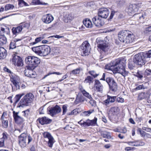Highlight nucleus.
<instances>
[{
    "mask_svg": "<svg viewBox=\"0 0 151 151\" xmlns=\"http://www.w3.org/2000/svg\"><path fill=\"white\" fill-rule=\"evenodd\" d=\"M34 97L32 93H29L24 96L19 104V107H23L30 105L34 100Z\"/></svg>",
    "mask_w": 151,
    "mask_h": 151,
    "instance_id": "39448f33",
    "label": "nucleus"
},
{
    "mask_svg": "<svg viewBox=\"0 0 151 151\" xmlns=\"http://www.w3.org/2000/svg\"><path fill=\"white\" fill-rule=\"evenodd\" d=\"M97 119L94 117L93 120H90L87 119L86 121L82 122V120H81L78 122V124H80L82 127L86 128L88 127L95 126L96 123Z\"/></svg>",
    "mask_w": 151,
    "mask_h": 151,
    "instance_id": "0eeeda50",
    "label": "nucleus"
},
{
    "mask_svg": "<svg viewBox=\"0 0 151 151\" xmlns=\"http://www.w3.org/2000/svg\"><path fill=\"white\" fill-rule=\"evenodd\" d=\"M73 19V17L72 14L65 12L63 13V19L65 23L70 22Z\"/></svg>",
    "mask_w": 151,
    "mask_h": 151,
    "instance_id": "5701e85b",
    "label": "nucleus"
},
{
    "mask_svg": "<svg viewBox=\"0 0 151 151\" xmlns=\"http://www.w3.org/2000/svg\"><path fill=\"white\" fill-rule=\"evenodd\" d=\"M37 121H39V123L42 125L48 124L52 122L51 119L45 116L39 118L37 119Z\"/></svg>",
    "mask_w": 151,
    "mask_h": 151,
    "instance_id": "393cba45",
    "label": "nucleus"
},
{
    "mask_svg": "<svg viewBox=\"0 0 151 151\" xmlns=\"http://www.w3.org/2000/svg\"><path fill=\"white\" fill-rule=\"evenodd\" d=\"M3 137L0 139L2 140H3L5 142V141L7 139V137L6 134L5 133H3Z\"/></svg>",
    "mask_w": 151,
    "mask_h": 151,
    "instance_id": "680f3d73",
    "label": "nucleus"
},
{
    "mask_svg": "<svg viewBox=\"0 0 151 151\" xmlns=\"http://www.w3.org/2000/svg\"><path fill=\"white\" fill-rule=\"evenodd\" d=\"M29 26V25L28 23H23L21 24L17 27H13L12 29V32L13 35H17L21 32L24 28L28 27Z\"/></svg>",
    "mask_w": 151,
    "mask_h": 151,
    "instance_id": "1a4fd4ad",
    "label": "nucleus"
},
{
    "mask_svg": "<svg viewBox=\"0 0 151 151\" xmlns=\"http://www.w3.org/2000/svg\"><path fill=\"white\" fill-rule=\"evenodd\" d=\"M128 35H127L124 43H132L134 40V35L130 31V33L128 32Z\"/></svg>",
    "mask_w": 151,
    "mask_h": 151,
    "instance_id": "b1692460",
    "label": "nucleus"
},
{
    "mask_svg": "<svg viewBox=\"0 0 151 151\" xmlns=\"http://www.w3.org/2000/svg\"><path fill=\"white\" fill-rule=\"evenodd\" d=\"M27 136L26 133H22L19 137V144L21 147H24L26 146V140Z\"/></svg>",
    "mask_w": 151,
    "mask_h": 151,
    "instance_id": "2eb2a0df",
    "label": "nucleus"
},
{
    "mask_svg": "<svg viewBox=\"0 0 151 151\" xmlns=\"http://www.w3.org/2000/svg\"><path fill=\"white\" fill-rule=\"evenodd\" d=\"M30 109H28L22 112V115L25 117H27L30 114Z\"/></svg>",
    "mask_w": 151,
    "mask_h": 151,
    "instance_id": "8fccbe9b",
    "label": "nucleus"
},
{
    "mask_svg": "<svg viewBox=\"0 0 151 151\" xmlns=\"http://www.w3.org/2000/svg\"><path fill=\"white\" fill-rule=\"evenodd\" d=\"M82 56H86L89 55L90 52V44L88 41H85L81 46Z\"/></svg>",
    "mask_w": 151,
    "mask_h": 151,
    "instance_id": "6e6552de",
    "label": "nucleus"
},
{
    "mask_svg": "<svg viewBox=\"0 0 151 151\" xmlns=\"http://www.w3.org/2000/svg\"><path fill=\"white\" fill-rule=\"evenodd\" d=\"M53 17L50 14H47L44 15L42 17V21L46 24L50 23L53 20Z\"/></svg>",
    "mask_w": 151,
    "mask_h": 151,
    "instance_id": "412c9836",
    "label": "nucleus"
},
{
    "mask_svg": "<svg viewBox=\"0 0 151 151\" xmlns=\"http://www.w3.org/2000/svg\"><path fill=\"white\" fill-rule=\"evenodd\" d=\"M7 42L6 38L5 36L4 35H0V45H3L5 44Z\"/></svg>",
    "mask_w": 151,
    "mask_h": 151,
    "instance_id": "f704fd0d",
    "label": "nucleus"
},
{
    "mask_svg": "<svg viewBox=\"0 0 151 151\" xmlns=\"http://www.w3.org/2000/svg\"><path fill=\"white\" fill-rule=\"evenodd\" d=\"M81 97L80 96H77L76 97V100L75 101V103L77 104H78L79 103L81 102Z\"/></svg>",
    "mask_w": 151,
    "mask_h": 151,
    "instance_id": "052dcab7",
    "label": "nucleus"
},
{
    "mask_svg": "<svg viewBox=\"0 0 151 151\" xmlns=\"http://www.w3.org/2000/svg\"><path fill=\"white\" fill-rule=\"evenodd\" d=\"M93 110L85 111L81 113V115L83 116H88L93 112Z\"/></svg>",
    "mask_w": 151,
    "mask_h": 151,
    "instance_id": "c03bdc74",
    "label": "nucleus"
},
{
    "mask_svg": "<svg viewBox=\"0 0 151 151\" xmlns=\"http://www.w3.org/2000/svg\"><path fill=\"white\" fill-rule=\"evenodd\" d=\"M109 87L110 90L113 91L115 92L117 89V85L115 81L110 85Z\"/></svg>",
    "mask_w": 151,
    "mask_h": 151,
    "instance_id": "473e14b6",
    "label": "nucleus"
},
{
    "mask_svg": "<svg viewBox=\"0 0 151 151\" xmlns=\"http://www.w3.org/2000/svg\"><path fill=\"white\" fill-rule=\"evenodd\" d=\"M84 25L87 28H91L92 27V24L89 19H86L83 21Z\"/></svg>",
    "mask_w": 151,
    "mask_h": 151,
    "instance_id": "72a5a7b5",
    "label": "nucleus"
},
{
    "mask_svg": "<svg viewBox=\"0 0 151 151\" xmlns=\"http://www.w3.org/2000/svg\"><path fill=\"white\" fill-rule=\"evenodd\" d=\"M144 53L146 59L148 58H151V50Z\"/></svg>",
    "mask_w": 151,
    "mask_h": 151,
    "instance_id": "4d7b16f0",
    "label": "nucleus"
},
{
    "mask_svg": "<svg viewBox=\"0 0 151 151\" xmlns=\"http://www.w3.org/2000/svg\"><path fill=\"white\" fill-rule=\"evenodd\" d=\"M107 99L104 101L102 103L103 105L106 106H109L110 103L114 102L116 99V96H111L109 95H107Z\"/></svg>",
    "mask_w": 151,
    "mask_h": 151,
    "instance_id": "a211bd4d",
    "label": "nucleus"
},
{
    "mask_svg": "<svg viewBox=\"0 0 151 151\" xmlns=\"http://www.w3.org/2000/svg\"><path fill=\"white\" fill-rule=\"evenodd\" d=\"M79 109H76L73 110L71 112H68L67 114L68 116L71 115H76L78 114Z\"/></svg>",
    "mask_w": 151,
    "mask_h": 151,
    "instance_id": "4c0bfd02",
    "label": "nucleus"
},
{
    "mask_svg": "<svg viewBox=\"0 0 151 151\" xmlns=\"http://www.w3.org/2000/svg\"><path fill=\"white\" fill-rule=\"evenodd\" d=\"M43 135L45 138L48 139V141L47 142V145L50 148L52 147L54 143L55 142V141L50 133L48 132H44Z\"/></svg>",
    "mask_w": 151,
    "mask_h": 151,
    "instance_id": "9d476101",
    "label": "nucleus"
},
{
    "mask_svg": "<svg viewBox=\"0 0 151 151\" xmlns=\"http://www.w3.org/2000/svg\"><path fill=\"white\" fill-rule=\"evenodd\" d=\"M42 38L41 37H39L36 38L35 40V41L30 43V44L31 45H34L40 42L42 40Z\"/></svg>",
    "mask_w": 151,
    "mask_h": 151,
    "instance_id": "09e8293b",
    "label": "nucleus"
},
{
    "mask_svg": "<svg viewBox=\"0 0 151 151\" xmlns=\"http://www.w3.org/2000/svg\"><path fill=\"white\" fill-rule=\"evenodd\" d=\"M128 144L130 145L133 146L138 147L143 146L145 145L144 142L140 140H134L133 141L129 142Z\"/></svg>",
    "mask_w": 151,
    "mask_h": 151,
    "instance_id": "a878e982",
    "label": "nucleus"
},
{
    "mask_svg": "<svg viewBox=\"0 0 151 151\" xmlns=\"http://www.w3.org/2000/svg\"><path fill=\"white\" fill-rule=\"evenodd\" d=\"M128 32L130 33V31L127 30H123L120 32L118 35V37L119 40L121 42L124 43L125 38L127 35H128Z\"/></svg>",
    "mask_w": 151,
    "mask_h": 151,
    "instance_id": "dca6fc26",
    "label": "nucleus"
},
{
    "mask_svg": "<svg viewBox=\"0 0 151 151\" xmlns=\"http://www.w3.org/2000/svg\"><path fill=\"white\" fill-rule=\"evenodd\" d=\"M67 104H65L63 106V114L62 115H64L67 111Z\"/></svg>",
    "mask_w": 151,
    "mask_h": 151,
    "instance_id": "603ef678",
    "label": "nucleus"
},
{
    "mask_svg": "<svg viewBox=\"0 0 151 151\" xmlns=\"http://www.w3.org/2000/svg\"><path fill=\"white\" fill-rule=\"evenodd\" d=\"M95 87L96 90L98 92H102L103 90V86L98 80H96L95 81Z\"/></svg>",
    "mask_w": 151,
    "mask_h": 151,
    "instance_id": "c85d7f7f",
    "label": "nucleus"
},
{
    "mask_svg": "<svg viewBox=\"0 0 151 151\" xmlns=\"http://www.w3.org/2000/svg\"><path fill=\"white\" fill-rule=\"evenodd\" d=\"M16 47V43L14 41L11 42L9 45V49H13Z\"/></svg>",
    "mask_w": 151,
    "mask_h": 151,
    "instance_id": "5fc2aeb1",
    "label": "nucleus"
},
{
    "mask_svg": "<svg viewBox=\"0 0 151 151\" xmlns=\"http://www.w3.org/2000/svg\"><path fill=\"white\" fill-rule=\"evenodd\" d=\"M101 135L104 138H107L108 139H110L111 137L109 133L106 132H101Z\"/></svg>",
    "mask_w": 151,
    "mask_h": 151,
    "instance_id": "c9c22d12",
    "label": "nucleus"
},
{
    "mask_svg": "<svg viewBox=\"0 0 151 151\" xmlns=\"http://www.w3.org/2000/svg\"><path fill=\"white\" fill-rule=\"evenodd\" d=\"M145 83H144L142 85L138 86L135 88V90H137L146 89L147 87L145 86Z\"/></svg>",
    "mask_w": 151,
    "mask_h": 151,
    "instance_id": "49530a36",
    "label": "nucleus"
},
{
    "mask_svg": "<svg viewBox=\"0 0 151 151\" xmlns=\"http://www.w3.org/2000/svg\"><path fill=\"white\" fill-rule=\"evenodd\" d=\"M136 64L134 59L133 61H129L128 63V68L130 70L133 69L135 68Z\"/></svg>",
    "mask_w": 151,
    "mask_h": 151,
    "instance_id": "e433bc0d",
    "label": "nucleus"
},
{
    "mask_svg": "<svg viewBox=\"0 0 151 151\" xmlns=\"http://www.w3.org/2000/svg\"><path fill=\"white\" fill-rule=\"evenodd\" d=\"M136 120L138 122H141L142 120V117H137Z\"/></svg>",
    "mask_w": 151,
    "mask_h": 151,
    "instance_id": "774afa93",
    "label": "nucleus"
},
{
    "mask_svg": "<svg viewBox=\"0 0 151 151\" xmlns=\"http://www.w3.org/2000/svg\"><path fill=\"white\" fill-rule=\"evenodd\" d=\"M98 17L96 16L94 17L92 19V20L93 24L96 27H100L102 26L104 24V22L101 21V19Z\"/></svg>",
    "mask_w": 151,
    "mask_h": 151,
    "instance_id": "aec40b11",
    "label": "nucleus"
},
{
    "mask_svg": "<svg viewBox=\"0 0 151 151\" xmlns=\"http://www.w3.org/2000/svg\"><path fill=\"white\" fill-rule=\"evenodd\" d=\"M18 4L20 6H28V4L23 0H18Z\"/></svg>",
    "mask_w": 151,
    "mask_h": 151,
    "instance_id": "de8ad7c7",
    "label": "nucleus"
},
{
    "mask_svg": "<svg viewBox=\"0 0 151 151\" xmlns=\"http://www.w3.org/2000/svg\"><path fill=\"white\" fill-rule=\"evenodd\" d=\"M90 100L89 103L92 106H95L96 105V101L90 99Z\"/></svg>",
    "mask_w": 151,
    "mask_h": 151,
    "instance_id": "69168bd1",
    "label": "nucleus"
},
{
    "mask_svg": "<svg viewBox=\"0 0 151 151\" xmlns=\"http://www.w3.org/2000/svg\"><path fill=\"white\" fill-rule=\"evenodd\" d=\"M34 69H31L28 67H26V68L24 71L25 76L32 78H35L36 76V73L33 71Z\"/></svg>",
    "mask_w": 151,
    "mask_h": 151,
    "instance_id": "f3484780",
    "label": "nucleus"
},
{
    "mask_svg": "<svg viewBox=\"0 0 151 151\" xmlns=\"http://www.w3.org/2000/svg\"><path fill=\"white\" fill-rule=\"evenodd\" d=\"M133 59L136 65L142 66L145 64L147 60L144 52H140L135 55Z\"/></svg>",
    "mask_w": 151,
    "mask_h": 151,
    "instance_id": "423d86ee",
    "label": "nucleus"
},
{
    "mask_svg": "<svg viewBox=\"0 0 151 151\" xmlns=\"http://www.w3.org/2000/svg\"><path fill=\"white\" fill-rule=\"evenodd\" d=\"M2 125L4 128H7L8 126V122L6 119L1 121Z\"/></svg>",
    "mask_w": 151,
    "mask_h": 151,
    "instance_id": "864d4df0",
    "label": "nucleus"
},
{
    "mask_svg": "<svg viewBox=\"0 0 151 151\" xmlns=\"http://www.w3.org/2000/svg\"><path fill=\"white\" fill-rule=\"evenodd\" d=\"M32 50L37 55L42 56L48 55L50 52V48L46 45H42L32 47Z\"/></svg>",
    "mask_w": 151,
    "mask_h": 151,
    "instance_id": "f03ea898",
    "label": "nucleus"
},
{
    "mask_svg": "<svg viewBox=\"0 0 151 151\" xmlns=\"http://www.w3.org/2000/svg\"><path fill=\"white\" fill-rule=\"evenodd\" d=\"M89 73L92 75L94 78L96 77L99 75V74L96 73V72L93 70L89 71Z\"/></svg>",
    "mask_w": 151,
    "mask_h": 151,
    "instance_id": "13d9d810",
    "label": "nucleus"
},
{
    "mask_svg": "<svg viewBox=\"0 0 151 151\" xmlns=\"http://www.w3.org/2000/svg\"><path fill=\"white\" fill-rule=\"evenodd\" d=\"M22 58L18 55H14L13 56L12 62L15 65L18 66H22Z\"/></svg>",
    "mask_w": 151,
    "mask_h": 151,
    "instance_id": "4be33fe9",
    "label": "nucleus"
},
{
    "mask_svg": "<svg viewBox=\"0 0 151 151\" xmlns=\"http://www.w3.org/2000/svg\"><path fill=\"white\" fill-rule=\"evenodd\" d=\"M147 93L145 92L140 93L138 95V99L139 100H142L145 98L147 96Z\"/></svg>",
    "mask_w": 151,
    "mask_h": 151,
    "instance_id": "a19ab883",
    "label": "nucleus"
},
{
    "mask_svg": "<svg viewBox=\"0 0 151 151\" xmlns=\"http://www.w3.org/2000/svg\"><path fill=\"white\" fill-rule=\"evenodd\" d=\"M125 60L123 58H119L111 61L105 66V68L112 70L114 73H119L125 77L128 74L125 70Z\"/></svg>",
    "mask_w": 151,
    "mask_h": 151,
    "instance_id": "f257e3e1",
    "label": "nucleus"
},
{
    "mask_svg": "<svg viewBox=\"0 0 151 151\" xmlns=\"http://www.w3.org/2000/svg\"><path fill=\"white\" fill-rule=\"evenodd\" d=\"M39 111L40 114H44V109L43 107L40 108L39 109Z\"/></svg>",
    "mask_w": 151,
    "mask_h": 151,
    "instance_id": "338daca9",
    "label": "nucleus"
},
{
    "mask_svg": "<svg viewBox=\"0 0 151 151\" xmlns=\"http://www.w3.org/2000/svg\"><path fill=\"white\" fill-rule=\"evenodd\" d=\"M96 41L97 43V47L102 52H104L106 54L110 53L112 51V47L106 43L104 40L97 39Z\"/></svg>",
    "mask_w": 151,
    "mask_h": 151,
    "instance_id": "20e7f679",
    "label": "nucleus"
},
{
    "mask_svg": "<svg viewBox=\"0 0 151 151\" xmlns=\"http://www.w3.org/2000/svg\"><path fill=\"white\" fill-rule=\"evenodd\" d=\"M33 3L38 5H47V3L42 2L40 1V0H34Z\"/></svg>",
    "mask_w": 151,
    "mask_h": 151,
    "instance_id": "6e6d98bb",
    "label": "nucleus"
},
{
    "mask_svg": "<svg viewBox=\"0 0 151 151\" xmlns=\"http://www.w3.org/2000/svg\"><path fill=\"white\" fill-rule=\"evenodd\" d=\"M13 86H12V90L14 89V90H17L19 89L20 88V86L19 83L18 82H16L15 83H13Z\"/></svg>",
    "mask_w": 151,
    "mask_h": 151,
    "instance_id": "58836bf2",
    "label": "nucleus"
},
{
    "mask_svg": "<svg viewBox=\"0 0 151 151\" xmlns=\"http://www.w3.org/2000/svg\"><path fill=\"white\" fill-rule=\"evenodd\" d=\"M13 116L16 123L17 124L22 123L24 121V119L18 115L19 112L15 111L13 112Z\"/></svg>",
    "mask_w": 151,
    "mask_h": 151,
    "instance_id": "6ab92c4d",
    "label": "nucleus"
},
{
    "mask_svg": "<svg viewBox=\"0 0 151 151\" xmlns=\"http://www.w3.org/2000/svg\"><path fill=\"white\" fill-rule=\"evenodd\" d=\"M93 78L90 76H88L87 78L85 79L84 82L85 83H88L90 85V83L93 82Z\"/></svg>",
    "mask_w": 151,
    "mask_h": 151,
    "instance_id": "ea45409f",
    "label": "nucleus"
},
{
    "mask_svg": "<svg viewBox=\"0 0 151 151\" xmlns=\"http://www.w3.org/2000/svg\"><path fill=\"white\" fill-rule=\"evenodd\" d=\"M7 115L6 113L5 112H4L2 115V116L1 117V120H5L6 119V118L5 117Z\"/></svg>",
    "mask_w": 151,
    "mask_h": 151,
    "instance_id": "e2e57ef3",
    "label": "nucleus"
},
{
    "mask_svg": "<svg viewBox=\"0 0 151 151\" xmlns=\"http://www.w3.org/2000/svg\"><path fill=\"white\" fill-rule=\"evenodd\" d=\"M11 77V82L13 83H15L17 82L16 80V78L17 76H14L12 75L11 74V76H10Z\"/></svg>",
    "mask_w": 151,
    "mask_h": 151,
    "instance_id": "bf43d9fd",
    "label": "nucleus"
},
{
    "mask_svg": "<svg viewBox=\"0 0 151 151\" xmlns=\"http://www.w3.org/2000/svg\"><path fill=\"white\" fill-rule=\"evenodd\" d=\"M24 93L18 94L15 96L14 99V102L15 103H17L19 100L24 95Z\"/></svg>",
    "mask_w": 151,
    "mask_h": 151,
    "instance_id": "79ce46f5",
    "label": "nucleus"
},
{
    "mask_svg": "<svg viewBox=\"0 0 151 151\" xmlns=\"http://www.w3.org/2000/svg\"><path fill=\"white\" fill-rule=\"evenodd\" d=\"M145 16V13L142 12L139 13H135L134 14L133 17L139 20L140 22L143 23V21H142L143 20Z\"/></svg>",
    "mask_w": 151,
    "mask_h": 151,
    "instance_id": "bb28decb",
    "label": "nucleus"
},
{
    "mask_svg": "<svg viewBox=\"0 0 151 151\" xmlns=\"http://www.w3.org/2000/svg\"><path fill=\"white\" fill-rule=\"evenodd\" d=\"M79 89L84 96L86 97L89 99H92L91 95L85 90L82 86H80L79 87Z\"/></svg>",
    "mask_w": 151,
    "mask_h": 151,
    "instance_id": "cd10ccee",
    "label": "nucleus"
},
{
    "mask_svg": "<svg viewBox=\"0 0 151 151\" xmlns=\"http://www.w3.org/2000/svg\"><path fill=\"white\" fill-rule=\"evenodd\" d=\"M116 99L117 101L118 102L123 103L124 102V99L122 98L119 97L117 98H116Z\"/></svg>",
    "mask_w": 151,
    "mask_h": 151,
    "instance_id": "0e129e2a",
    "label": "nucleus"
},
{
    "mask_svg": "<svg viewBox=\"0 0 151 151\" xmlns=\"http://www.w3.org/2000/svg\"><path fill=\"white\" fill-rule=\"evenodd\" d=\"M141 5L140 4L137 5L135 4L130 5L127 9V12L129 14H130V13L134 14L138 11Z\"/></svg>",
    "mask_w": 151,
    "mask_h": 151,
    "instance_id": "4468645a",
    "label": "nucleus"
},
{
    "mask_svg": "<svg viewBox=\"0 0 151 151\" xmlns=\"http://www.w3.org/2000/svg\"><path fill=\"white\" fill-rule=\"evenodd\" d=\"M80 72V68H77L71 71L70 72V74H72L73 75H76L79 74Z\"/></svg>",
    "mask_w": 151,
    "mask_h": 151,
    "instance_id": "3c124183",
    "label": "nucleus"
},
{
    "mask_svg": "<svg viewBox=\"0 0 151 151\" xmlns=\"http://www.w3.org/2000/svg\"><path fill=\"white\" fill-rule=\"evenodd\" d=\"M1 30L3 33H6V34L9 35V28L7 27H5V28H4L2 27H1Z\"/></svg>",
    "mask_w": 151,
    "mask_h": 151,
    "instance_id": "a18cd8bd",
    "label": "nucleus"
},
{
    "mask_svg": "<svg viewBox=\"0 0 151 151\" xmlns=\"http://www.w3.org/2000/svg\"><path fill=\"white\" fill-rule=\"evenodd\" d=\"M106 81L109 85V86L111 83L114 82L115 80L112 78L109 77L107 78L106 79Z\"/></svg>",
    "mask_w": 151,
    "mask_h": 151,
    "instance_id": "37998d69",
    "label": "nucleus"
},
{
    "mask_svg": "<svg viewBox=\"0 0 151 151\" xmlns=\"http://www.w3.org/2000/svg\"><path fill=\"white\" fill-rule=\"evenodd\" d=\"M25 62L27 65L26 67H28L31 69H34L40 63V60L37 57L29 56L25 58Z\"/></svg>",
    "mask_w": 151,
    "mask_h": 151,
    "instance_id": "7ed1b4c3",
    "label": "nucleus"
},
{
    "mask_svg": "<svg viewBox=\"0 0 151 151\" xmlns=\"http://www.w3.org/2000/svg\"><path fill=\"white\" fill-rule=\"evenodd\" d=\"M14 9V6L12 4H7L4 6V11L5 12L13 10Z\"/></svg>",
    "mask_w": 151,
    "mask_h": 151,
    "instance_id": "2f4dec72",
    "label": "nucleus"
},
{
    "mask_svg": "<svg viewBox=\"0 0 151 151\" xmlns=\"http://www.w3.org/2000/svg\"><path fill=\"white\" fill-rule=\"evenodd\" d=\"M7 55L6 50L3 47H0V59L4 58Z\"/></svg>",
    "mask_w": 151,
    "mask_h": 151,
    "instance_id": "7c9ffc66",
    "label": "nucleus"
},
{
    "mask_svg": "<svg viewBox=\"0 0 151 151\" xmlns=\"http://www.w3.org/2000/svg\"><path fill=\"white\" fill-rule=\"evenodd\" d=\"M119 110L118 107H111L108 112V117L110 119L115 118L119 114Z\"/></svg>",
    "mask_w": 151,
    "mask_h": 151,
    "instance_id": "9b49d317",
    "label": "nucleus"
},
{
    "mask_svg": "<svg viewBox=\"0 0 151 151\" xmlns=\"http://www.w3.org/2000/svg\"><path fill=\"white\" fill-rule=\"evenodd\" d=\"M109 14V10L106 8L100 9L98 12L99 17L105 19H106L108 17Z\"/></svg>",
    "mask_w": 151,
    "mask_h": 151,
    "instance_id": "ddd939ff",
    "label": "nucleus"
},
{
    "mask_svg": "<svg viewBox=\"0 0 151 151\" xmlns=\"http://www.w3.org/2000/svg\"><path fill=\"white\" fill-rule=\"evenodd\" d=\"M48 113L52 116L58 114L61 112V109L60 106L56 105L55 106L48 108Z\"/></svg>",
    "mask_w": 151,
    "mask_h": 151,
    "instance_id": "f8f14e48",
    "label": "nucleus"
},
{
    "mask_svg": "<svg viewBox=\"0 0 151 151\" xmlns=\"http://www.w3.org/2000/svg\"><path fill=\"white\" fill-rule=\"evenodd\" d=\"M134 75L139 80H142L144 76H145L144 72L142 70H138L137 73L134 74Z\"/></svg>",
    "mask_w": 151,
    "mask_h": 151,
    "instance_id": "c756f323",
    "label": "nucleus"
}]
</instances>
